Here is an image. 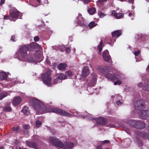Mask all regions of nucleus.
<instances>
[{"instance_id": "nucleus-38", "label": "nucleus", "mask_w": 149, "mask_h": 149, "mask_svg": "<svg viewBox=\"0 0 149 149\" xmlns=\"http://www.w3.org/2000/svg\"><path fill=\"white\" fill-rule=\"evenodd\" d=\"M7 95V94H0V100L2 99L4 97H6Z\"/></svg>"}, {"instance_id": "nucleus-10", "label": "nucleus", "mask_w": 149, "mask_h": 149, "mask_svg": "<svg viewBox=\"0 0 149 149\" xmlns=\"http://www.w3.org/2000/svg\"><path fill=\"white\" fill-rule=\"evenodd\" d=\"M139 115L141 119H146L149 116V112L147 110H141L139 112Z\"/></svg>"}, {"instance_id": "nucleus-49", "label": "nucleus", "mask_w": 149, "mask_h": 149, "mask_svg": "<svg viewBox=\"0 0 149 149\" xmlns=\"http://www.w3.org/2000/svg\"><path fill=\"white\" fill-rule=\"evenodd\" d=\"M116 104L118 105H119V104H121L122 103H121L120 101H117L116 102Z\"/></svg>"}, {"instance_id": "nucleus-3", "label": "nucleus", "mask_w": 149, "mask_h": 149, "mask_svg": "<svg viewBox=\"0 0 149 149\" xmlns=\"http://www.w3.org/2000/svg\"><path fill=\"white\" fill-rule=\"evenodd\" d=\"M41 77L44 84L48 86H52L51 78L50 77V72L48 71H46L42 75Z\"/></svg>"}, {"instance_id": "nucleus-58", "label": "nucleus", "mask_w": 149, "mask_h": 149, "mask_svg": "<svg viewBox=\"0 0 149 149\" xmlns=\"http://www.w3.org/2000/svg\"><path fill=\"white\" fill-rule=\"evenodd\" d=\"M95 119V118H91V120H94V119Z\"/></svg>"}, {"instance_id": "nucleus-44", "label": "nucleus", "mask_w": 149, "mask_h": 149, "mask_svg": "<svg viewBox=\"0 0 149 149\" xmlns=\"http://www.w3.org/2000/svg\"><path fill=\"white\" fill-rule=\"evenodd\" d=\"M15 38H16L15 36V35H13L11 37V40L13 42H15L16 41V40H15Z\"/></svg>"}, {"instance_id": "nucleus-36", "label": "nucleus", "mask_w": 149, "mask_h": 149, "mask_svg": "<svg viewBox=\"0 0 149 149\" xmlns=\"http://www.w3.org/2000/svg\"><path fill=\"white\" fill-rule=\"evenodd\" d=\"M36 124L37 127H39L41 125L42 123L40 121L38 120L36 122Z\"/></svg>"}, {"instance_id": "nucleus-55", "label": "nucleus", "mask_w": 149, "mask_h": 149, "mask_svg": "<svg viewBox=\"0 0 149 149\" xmlns=\"http://www.w3.org/2000/svg\"><path fill=\"white\" fill-rule=\"evenodd\" d=\"M0 149H3V147L2 146H0Z\"/></svg>"}, {"instance_id": "nucleus-24", "label": "nucleus", "mask_w": 149, "mask_h": 149, "mask_svg": "<svg viewBox=\"0 0 149 149\" xmlns=\"http://www.w3.org/2000/svg\"><path fill=\"white\" fill-rule=\"evenodd\" d=\"M97 123L99 124H104L106 123V120L103 118H100L97 120Z\"/></svg>"}, {"instance_id": "nucleus-1", "label": "nucleus", "mask_w": 149, "mask_h": 149, "mask_svg": "<svg viewBox=\"0 0 149 149\" xmlns=\"http://www.w3.org/2000/svg\"><path fill=\"white\" fill-rule=\"evenodd\" d=\"M30 105L32 106L37 111L38 114H42L47 112H53L56 113L67 116L72 117V115L69 113L57 108H53L51 111H47L46 107L43 103L37 99L31 98L30 102Z\"/></svg>"}, {"instance_id": "nucleus-56", "label": "nucleus", "mask_w": 149, "mask_h": 149, "mask_svg": "<svg viewBox=\"0 0 149 149\" xmlns=\"http://www.w3.org/2000/svg\"><path fill=\"white\" fill-rule=\"evenodd\" d=\"M89 1V0H85V1L86 2H88Z\"/></svg>"}, {"instance_id": "nucleus-9", "label": "nucleus", "mask_w": 149, "mask_h": 149, "mask_svg": "<svg viewBox=\"0 0 149 149\" xmlns=\"http://www.w3.org/2000/svg\"><path fill=\"white\" fill-rule=\"evenodd\" d=\"M138 86L142 87L143 89L145 91H149V80L145 81L144 82L140 83L138 85Z\"/></svg>"}, {"instance_id": "nucleus-32", "label": "nucleus", "mask_w": 149, "mask_h": 149, "mask_svg": "<svg viewBox=\"0 0 149 149\" xmlns=\"http://www.w3.org/2000/svg\"><path fill=\"white\" fill-rule=\"evenodd\" d=\"M60 79H59V78H58V77H57L56 78L54 79L53 81V83L54 84L59 83L60 82Z\"/></svg>"}, {"instance_id": "nucleus-12", "label": "nucleus", "mask_w": 149, "mask_h": 149, "mask_svg": "<svg viewBox=\"0 0 149 149\" xmlns=\"http://www.w3.org/2000/svg\"><path fill=\"white\" fill-rule=\"evenodd\" d=\"M143 101L141 100H138L134 104L135 109L138 110H140L144 107Z\"/></svg>"}, {"instance_id": "nucleus-31", "label": "nucleus", "mask_w": 149, "mask_h": 149, "mask_svg": "<svg viewBox=\"0 0 149 149\" xmlns=\"http://www.w3.org/2000/svg\"><path fill=\"white\" fill-rule=\"evenodd\" d=\"M107 0H98L97 1V3L99 5H103L105 2H106Z\"/></svg>"}, {"instance_id": "nucleus-18", "label": "nucleus", "mask_w": 149, "mask_h": 149, "mask_svg": "<svg viewBox=\"0 0 149 149\" xmlns=\"http://www.w3.org/2000/svg\"><path fill=\"white\" fill-rule=\"evenodd\" d=\"M26 145L29 147L35 149H37L38 147V144L35 142H30L27 141L26 142Z\"/></svg>"}, {"instance_id": "nucleus-54", "label": "nucleus", "mask_w": 149, "mask_h": 149, "mask_svg": "<svg viewBox=\"0 0 149 149\" xmlns=\"http://www.w3.org/2000/svg\"><path fill=\"white\" fill-rule=\"evenodd\" d=\"M111 127H115V126L113 125H111Z\"/></svg>"}, {"instance_id": "nucleus-21", "label": "nucleus", "mask_w": 149, "mask_h": 149, "mask_svg": "<svg viewBox=\"0 0 149 149\" xmlns=\"http://www.w3.org/2000/svg\"><path fill=\"white\" fill-rule=\"evenodd\" d=\"M10 102L9 103H7L6 104L4 107H3V110L7 112L10 111H11V108L10 107Z\"/></svg>"}, {"instance_id": "nucleus-2", "label": "nucleus", "mask_w": 149, "mask_h": 149, "mask_svg": "<svg viewBox=\"0 0 149 149\" xmlns=\"http://www.w3.org/2000/svg\"><path fill=\"white\" fill-rule=\"evenodd\" d=\"M49 142L54 146L59 148L64 147V149H71L74 146V143L70 142H67L65 145L58 139L54 137L49 138Z\"/></svg>"}, {"instance_id": "nucleus-45", "label": "nucleus", "mask_w": 149, "mask_h": 149, "mask_svg": "<svg viewBox=\"0 0 149 149\" xmlns=\"http://www.w3.org/2000/svg\"><path fill=\"white\" fill-rule=\"evenodd\" d=\"M23 132L24 134H27L29 132V130H28L24 129L23 130Z\"/></svg>"}, {"instance_id": "nucleus-17", "label": "nucleus", "mask_w": 149, "mask_h": 149, "mask_svg": "<svg viewBox=\"0 0 149 149\" xmlns=\"http://www.w3.org/2000/svg\"><path fill=\"white\" fill-rule=\"evenodd\" d=\"M22 100V98L19 96L15 97L13 100V104L14 105L19 104Z\"/></svg>"}, {"instance_id": "nucleus-7", "label": "nucleus", "mask_w": 149, "mask_h": 149, "mask_svg": "<svg viewBox=\"0 0 149 149\" xmlns=\"http://www.w3.org/2000/svg\"><path fill=\"white\" fill-rule=\"evenodd\" d=\"M85 19L83 18L81 14H79L78 16L77 17L75 21L79 26H85Z\"/></svg>"}, {"instance_id": "nucleus-29", "label": "nucleus", "mask_w": 149, "mask_h": 149, "mask_svg": "<svg viewBox=\"0 0 149 149\" xmlns=\"http://www.w3.org/2000/svg\"><path fill=\"white\" fill-rule=\"evenodd\" d=\"M96 11V10L95 8H92L89 9L88 12V13L91 15H93Z\"/></svg>"}, {"instance_id": "nucleus-48", "label": "nucleus", "mask_w": 149, "mask_h": 149, "mask_svg": "<svg viewBox=\"0 0 149 149\" xmlns=\"http://www.w3.org/2000/svg\"><path fill=\"white\" fill-rule=\"evenodd\" d=\"M5 0H1L0 5H1L5 3Z\"/></svg>"}, {"instance_id": "nucleus-27", "label": "nucleus", "mask_w": 149, "mask_h": 149, "mask_svg": "<svg viewBox=\"0 0 149 149\" xmlns=\"http://www.w3.org/2000/svg\"><path fill=\"white\" fill-rule=\"evenodd\" d=\"M27 60L30 62L34 61L35 60L34 58L33 55L32 54L28 55L27 56Z\"/></svg>"}, {"instance_id": "nucleus-15", "label": "nucleus", "mask_w": 149, "mask_h": 149, "mask_svg": "<svg viewBox=\"0 0 149 149\" xmlns=\"http://www.w3.org/2000/svg\"><path fill=\"white\" fill-rule=\"evenodd\" d=\"M109 68V67L106 66L103 67L100 66L98 68V70L99 72L104 75L108 72Z\"/></svg>"}, {"instance_id": "nucleus-40", "label": "nucleus", "mask_w": 149, "mask_h": 149, "mask_svg": "<svg viewBox=\"0 0 149 149\" xmlns=\"http://www.w3.org/2000/svg\"><path fill=\"white\" fill-rule=\"evenodd\" d=\"M64 49L66 52L68 53H69L71 51V49L69 47H65Z\"/></svg>"}, {"instance_id": "nucleus-59", "label": "nucleus", "mask_w": 149, "mask_h": 149, "mask_svg": "<svg viewBox=\"0 0 149 149\" xmlns=\"http://www.w3.org/2000/svg\"><path fill=\"white\" fill-rule=\"evenodd\" d=\"M148 70H149V65L148 66Z\"/></svg>"}, {"instance_id": "nucleus-26", "label": "nucleus", "mask_w": 149, "mask_h": 149, "mask_svg": "<svg viewBox=\"0 0 149 149\" xmlns=\"http://www.w3.org/2000/svg\"><path fill=\"white\" fill-rule=\"evenodd\" d=\"M22 111L24 114L26 116L28 115L30 113L28 108L26 107H24Z\"/></svg>"}, {"instance_id": "nucleus-52", "label": "nucleus", "mask_w": 149, "mask_h": 149, "mask_svg": "<svg viewBox=\"0 0 149 149\" xmlns=\"http://www.w3.org/2000/svg\"><path fill=\"white\" fill-rule=\"evenodd\" d=\"M132 15V14L131 13H130L129 14V16L130 17Z\"/></svg>"}, {"instance_id": "nucleus-4", "label": "nucleus", "mask_w": 149, "mask_h": 149, "mask_svg": "<svg viewBox=\"0 0 149 149\" xmlns=\"http://www.w3.org/2000/svg\"><path fill=\"white\" fill-rule=\"evenodd\" d=\"M96 76L95 73H93L86 79L88 82L87 85L88 86H94L95 85L97 80Z\"/></svg>"}, {"instance_id": "nucleus-30", "label": "nucleus", "mask_w": 149, "mask_h": 149, "mask_svg": "<svg viewBox=\"0 0 149 149\" xmlns=\"http://www.w3.org/2000/svg\"><path fill=\"white\" fill-rule=\"evenodd\" d=\"M97 24H95L94 22L92 21L90 22L88 25V27L92 29L94 27L96 26Z\"/></svg>"}, {"instance_id": "nucleus-5", "label": "nucleus", "mask_w": 149, "mask_h": 149, "mask_svg": "<svg viewBox=\"0 0 149 149\" xmlns=\"http://www.w3.org/2000/svg\"><path fill=\"white\" fill-rule=\"evenodd\" d=\"M20 12L15 8H12L9 10L10 16L12 17V21H15L20 15Z\"/></svg>"}, {"instance_id": "nucleus-28", "label": "nucleus", "mask_w": 149, "mask_h": 149, "mask_svg": "<svg viewBox=\"0 0 149 149\" xmlns=\"http://www.w3.org/2000/svg\"><path fill=\"white\" fill-rule=\"evenodd\" d=\"M102 44H103V41L102 40H101L100 41L99 45H98L97 48L99 51V53L100 54L101 53V51L102 49L103 46H102Z\"/></svg>"}, {"instance_id": "nucleus-20", "label": "nucleus", "mask_w": 149, "mask_h": 149, "mask_svg": "<svg viewBox=\"0 0 149 149\" xmlns=\"http://www.w3.org/2000/svg\"><path fill=\"white\" fill-rule=\"evenodd\" d=\"M116 12V10H113L112 12V15H113L116 18L119 19L123 16V14L121 13H117Z\"/></svg>"}, {"instance_id": "nucleus-43", "label": "nucleus", "mask_w": 149, "mask_h": 149, "mask_svg": "<svg viewBox=\"0 0 149 149\" xmlns=\"http://www.w3.org/2000/svg\"><path fill=\"white\" fill-rule=\"evenodd\" d=\"M39 37L38 36H36L34 37V40L35 42L38 41L39 40Z\"/></svg>"}, {"instance_id": "nucleus-51", "label": "nucleus", "mask_w": 149, "mask_h": 149, "mask_svg": "<svg viewBox=\"0 0 149 149\" xmlns=\"http://www.w3.org/2000/svg\"><path fill=\"white\" fill-rule=\"evenodd\" d=\"M134 0H129V2L131 3H133Z\"/></svg>"}, {"instance_id": "nucleus-46", "label": "nucleus", "mask_w": 149, "mask_h": 149, "mask_svg": "<svg viewBox=\"0 0 149 149\" xmlns=\"http://www.w3.org/2000/svg\"><path fill=\"white\" fill-rule=\"evenodd\" d=\"M140 53V51L139 50H138L136 52H134V54L136 56H138L139 55Z\"/></svg>"}, {"instance_id": "nucleus-16", "label": "nucleus", "mask_w": 149, "mask_h": 149, "mask_svg": "<svg viewBox=\"0 0 149 149\" xmlns=\"http://www.w3.org/2000/svg\"><path fill=\"white\" fill-rule=\"evenodd\" d=\"M90 74L88 67L87 66L84 67L82 70L81 77H86Z\"/></svg>"}, {"instance_id": "nucleus-22", "label": "nucleus", "mask_w": 149, "mask_h": 149, "mask_svg": "<svg viewBox=\"0 0 149 149\" xmlns=\"http://www.w3.org/2000/svg\"><path fill=\"white\" fill-rule=\"evenodd\" d=\"M121 31L117 30L113 31L112 33V35L114 37H118L121 35Z\"/></svg>"}, {"instance_id": "nucleus-61", "label": "nucleus", "mask_w": 149, "mask_h": 149, "mask_svg": "<svg viewBox=\"0 0 149 149\" xmlns=\"http://www.w3.org/2000/svg\"><path fill=\"white\" fill-rule=\"evenodd\" d=\"M1 88H0V92H1Z\"/></svg>"}, {"instance_id": "nucleus-8", "label": "nucleus", "mask_w": 149, "mask_h": 149, "mask_svg": "<svg viewBox=\"0 0 149 149\" xmlns=\"http://www.w3.org/2000/svg\"><path fill=\"white\" fill-rule=\"evenodd\" d=\"M132 122L134 124V127L137 129H142L144 128L146 126L145 124L142 122L133 120Z\"/></svg>"}, {"instance_id": "nucleus-47", "label": "nucleus", "mask_w": 149, "mask_h": 149, "mask_svg": "<svg viewBox=\"0 0 149 149\" xmlns=\"http://www.w3.org/2000/svg\"><path fill=\"white\" fill-rule=\"evenodd\" d=\"M109 140H105L102 142V144H104L105 143H109Z\"/></svg>"}, {"instance_id": "nucleus-13", "label": "nucleus", "mask_w": 149, "mask_h": 149, "mask_svg": "<svg viewBox=\"0 0 149 149\" xmlns=\"http://www.w3.org/2000/svg\"><path fill=\"white\" fill-rule=\"evenodd\" d=\"M102 57L104 61L108 62L110 60H111V56H109V52L108 50L106 51H104L102 53Z\"/></svg>"}, {"instance_id": "nucleus-37", "label": "nucleus", "mask_w": 149, "mask_h": 149, "mask_svg": "<svg viewBox=\"0 0 149 149\" xmlns=\"http://www.w3.org/2000/svg\"><path fill=\"white\" fill-rule=\"evenodd\" d=\"M114 83V84L115 85H120L122 84V81L120 80H118V79Z\"/></svg>"}, {"instance_id": "nucleus-35", "label": "nucleus", "mask_w": 149, "mask_h": 149, "mask_svg": "<svg viewBox=\"0 0 149 149\" xmlns=\"http://www.w3.org/2000/svg\"><path fill=\"white\" fill-rule=\"evenodd\" d=\"M139 135L145 138L147 137V134L145 133H141Z\"/></svg>"}, {"instance_id": "nucleus-25", "label": "nucleus", "mask_w": 149, "mask_h": 149, "mask_svg": "<svg viewBox=\"0 0 149 149\" xmlns=\"http://www.w3.org/2000/svg\"><path fill=\"white\" fill-rule=\"evenodd\" d=\"M57 76L60 80L66 79L67 78V75L62 73L57 74Z\"/></svg>"}, {"instance_id": "nucleus-53", "label": "nucleus", "mask_w": 149, "mask_h": 149, "mask_svg": "<svg viewBox=\"0 0 149 149\" xmlns=\"http://www.w3.org/2000/svg\"><path fill=\"white\" fill-rule=\"evenodd\" d=\"M46 62L47 63V64H49L50 62L49 61L46 60Z\"/></svg>"}, {"instance_id": "nucleus-23", "label": "nucleus", "mask_w": 149, "mask_h": 149, "mask_svg": "<svg viewBox=\"0 0 149 149\" xmlns=\"http://www.w3.org/2000/svg\"><path fill=\"white\" fill-rule=\"evenodd\" d=\"M67 67L66 64L61 63L57 66V68L60 70H65Z\"/></svg>"}, {"instance_id": "nucleus-33", "label": "nucleus", "mask_w": 149, "mask_h": 149, "mask_svg": "<svg viewBox=\"0 0 149 149\" xmlns=\"http://www.w3.org/2000/svg\"><path fill=\"white\" fill-rule=\"evenodd\" d=\"M65 74L69 77H72V72L70 70H68L65 72Z\"/></svg>"}, {"instance_id": "nucleus-42", "label": "nucleus", "mask_w": 149, "mask_h": 149, "mask_svg": "<svg viewBox=\"0 0 149 149\" xmlns=\"http://www.w3.org/2000/svg\"><path fill=\"white\" fill-rule=\"evenodd\" d=\"M24 130H28L30 128V126L29 125H25L24 126Z\"/></svg>"}, {"instance_id": "nucleus-11", "label": "nucleus", "mask_w": 149, "mask_h": 149, "mask_svg": "<svg viewBox=\"0 0 149 149\" xmlns=\"http://www.w3.org/2000/svg\"><path fill=\"white\" fill-rule=\"evenodd\" d=\"M27 51L26 47L24 45L20 47L19 51L22 58H25L26 57L27 54Z\"/></svg>"}, {"instance_id": "nucleus-41", "label": "nucleus", "mask_w": 149, "mask_h": 149, "mask_svg": "<svg viewBox=\"0 0 149 149\" xmlns=\"http://www.w3.org/2000/svg\"><path fill=\"white\" fill-rule=\"evenodd\" d=\"M19 129V128L18 127H13V131H15L16 132H17L18 131Z\"/></svg>"}, {"instance_id": "nucleus-57", "label": "nucleus", "mask_w": 149, "mask_h": 149, "mask_svg": "<svg viewBox=\"0 0 149 149\" xmlns=\"http://www.w3.org/2000/svg\"><path fill=\"white\" fill-rule=\"evenodd\" d=\"M37 1L38 2V3H40V0H37Z\"/></svg>"}, {"instance_id": "nucleus-14", "label": "nucleus", "mask_w": 149, "mask_h": 149, "mask_svg": "<svg viewBox=\"0 0 149 149\" xmlns=\"http://www.w3.org/2000/svg\"><path fill=\"white\" fill-rule=\"evenodd\" d=\"M104 76L107 79L111 81H115L118 79V78L116 76L112 74L108 73V72L104 75Z\"/></svg>"}, {"instance_id": "nucleus-60", "label": "nucleus", "mask_w": 149, "mask_h": 149, "mask_svg": "<svg viewBox=\"0 0 149 149\" xmlns=\"http://www.w3.org/2000/svg\"><path fill=\"white\" fill-rule=\"evenodd\" d=\"M106 149H109L108 148H106Z\"/></svg>"}, {"instance_id": "nucleus-6", "label": "nucleus", "mask_w": 149, "mask_h": 149, "mask_svg": "<svg viewBox=\"0 0 149 149\" xmlns=\"http://www.w3.org/2000/svg\"><path fill=\"white\" fill-rule=\"evenodd\" d=\"M26 47L27 51H33L36 49H39L41 48V46L36 42H32L30 44L24 45Z\"/></svg>"}, {"instance_id": "nucleus-34", "label": "nucleus", "mask_w": 149, "mask_h": 149, "mask_svg": "<svg viewBox=\"0 0 149 149\" xmlns=\"http://www.w3.org/2000/svg\"><path fill=\"white\" fill-rule=\"evenodd\" d=\"M11 16L10 15V16H8L7 15H5L4 17V19L6 20H10L12 21V19L11 18Z\"/></svg>"}, {"instance_id": "nucleus-39", "label": "nucleus", "mask_w": 149, "mask_h": 149, "mask_svg": "<svg viewBox=\"0 0 149 149\" xmlns=\"http://www.w3.org/2000/svg\"><path fill=\"white\" fill-rule=\"evenodd\" d=\"M98 14L99 16L100 17V18L103 17L105 16V15L104 14V13L101 12H100L98 13Z\"/></svg>"}, {"instance_id": "nucleus-50", "label": "nucleus", "mask_w": 149, "mask_h": 149, "mask_svg": "<svg viewBox=\"0 0 149 149\" xmlns=\"http://www.w3.org/2000/svg\"><path fill=\"white\" fill-rule=\"evenodd\" d=\"M97 149H102V148L100 146H99L97 147Z\"/></svg>"}, {"instance_id": "nucleus-19", "label": "nucleus", "mask_w": 149, "mask_h": 149, "mask_svg": "<svg viewBox=\"0 0 149 149\" xmlns=\"http://www.w3.org/2000/svg\"><path fill=\"white\" fill-rule=\"evenodd\" d=\"M8 75L7 73L4 72H0V80L2 81L3 80H7Z\"/></svg>"}]
</instances>
